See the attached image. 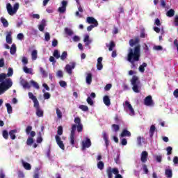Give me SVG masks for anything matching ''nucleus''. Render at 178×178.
Wrapping results in <instances>:
<instances>
[{"label": "nucleus", "mask_w": 178, "mask_h": 178, "mask_svg": "<svg viewBox=\"0 0 178 178\" xmlns=\"http://www.w3.org/2000/svg\"><path fill=\"white\" fill-rule=\"evenodd\" d=\"M141 45L138 44L135 47L129 48L127 54V60L131 65V69L136 68V63L140 60V57L141 56Z\"/></svg>", "instance_id": "1"}, {"label": "nucleus", "mask_w": 178, "mask_h": 178, "mask_svg": "<svg viewBox=\"0 0 178 178\" xmlns=\"http://www.w3.org/2000/svg\"><path fill=\"white\" fill-rule=\"evenodd\" d=\"M75 124H72L71 129V134L70 136V143L72 147H74V135L76 133V129L78 133L83 131V124H81V119L79 117L74 118Z\"/></svg>", "instance_id": "2"}, {"label": "nucleus", "mask_w": 178, "mask_h": 178, "mask_svg": "<svg viewBox=\"0 0 178 178\" xmlns=\"http://www.w3.org/2000/svg\"><path fill=\"white\" fill-rule=\"evenodd\" d=\"M131 84L133 86L132 90L134 92H136L137 94H138V92H141V82H140L138 76L134 75L131 79Z\"/></svg>", "instance_id": "3"}, {"label": "nucleus", "mask_w": 178, "mask_h": 178, "mask_svg": "<svg viewBox=\"0 0 178 178\" xmlns=\"http://www.w3.org/2000/svg\"><path fill=\"white\" fill-rule=\"evenodd\" d=\"M19 3H16L13 6V8L12 7V5L10 3H7L6 8L8 15H10V16H13V15L16 14L17 10H19Z\"/></svg>", "instance_id": "4"}, {"label": "nucleus", "mask_w": 178, "mask_h": 178, "mask_svg": "<svg viewBox=\"0 0 178 178\" xmlns=\"http://www.w3.org/2000/svg\"><path fill=\"white\" fill-rule=\"evenodd\" d=\"M0 84L6 91H8V90H9V88L13 86V82H12L11 79H6V80L1 82Z\"/></svg>", "instance_id": "5"}, {"label": "nucleus", "mask_w": 178, "mask_h": 178, "mask_svg": "<svg viewBox=\"0 0 178 178\" xmlns=\"http://www.w3.org/2000/svg\"><path fill=\"white\" fill-rule=\"evenodd\" d=\"M106 173L108 178H113V175H118V173H119V169H118L117 168H112L111 167H108L106 170Z\"/></svg>", "instance_id": "6"}, {"label": "nucleus", "mask_w": 178, "mask_h": 178, "mask_svg": "<svg viewBox=\"0 0 178 178\" xmlns=\"http://www.w3.org/2000/svg\"><path fill=\"white\" fill-rule=\"evenodd\" d=\"M74 67H76V63H70V64L66 65L65 71L67 73H68V74H72V69H74Z\"/></svg>", "instance_id": "7"}, {"label": "nucleus", "mask_w": 178, "mask_h": 178, "mask_svg": "<svg viewBox=\"0 0 178 178\" xmlns=\"http://www.w3.org/2000/svg\"><path fill=\"white\" fill-rule=\"evenodd\" d=\"M144 104L146 106H154V100H152V96L149 95L145 98Z\"/></svg>", "instance_id": "8"}, {"label": "nucleus", "mask_w": 178, "mask_h": 178, "mask_svg": "<svg viewBox=\"0 0 178 178\" xmlns=\"http://www.w3.org/2000/svg\"><path fill=\"white\" fill-rule=\"evenodd\" d=\"M34 108L36 109V115L38 118H42L44 116V111L40 108V103L33 105Z\"/></svg>", "instance_id": "9"}, {"label": "nucleus", "mask_w": 178, "mask_h": 178, "mask_svg": "<svg viewBox=\"0 0 178 178\" xmlns=\"http://www.w3.org/2000/svg\"><path fill=\"white\" fill-rule=\"evenodd\" d=\"M61 7H59L58 10L59 12V13H65V12H66V8L67 6V1L66 0H63L61 2Z\"/></svg>", "instance_id": "10"}, {"label": "nucleus", "mask_w": 178, "mask_h": 178, "mask_svg": "<svg viewBox=\"0 0 178 178\" xmlns=\"http://www.w3.org/2000/svg\"><path fill=\"white\" fill-rule=\"evenodd\" d=\"M56 141L57 143V145L61 149H65V144H63V141L60 139V136L56 135L55 136Z\"/></svg>", "instance_id": "11"}, {"label": "nucleus", "mask_w": 178, "mask_h": 178, "mask_svg": "<svg viewBox=\"0 0 178 178\" xmlns=\"http://www.w3.org/2000/svg\"><path fill=\"white\" fill-rule=\"evenodd\" d=\"M86 23H88V24H92L93 26H98V21H97L95 18L92 17H88L86 18Z\"/></svg>", "instance_id": "12"}, {"label": "nucleus", "mask_w": 178, "mask_h": 178, "mask_svg": "<svg viewBox=\"0 0 178 178\" xmlns=\"http://www.w3.org/2000/svg\"><path fill=\"white\" fill-rule=\"evenodd\" d=\"M129 45L130 47H137V45H140V38L138 37H136L135 39L129 40Z\"/></svg>", "instance_id": "13"}, {"label": "nucleus", "mask_w": 178, "mask_h": 178, "mask_svg": "<svg viewBox=\"0 0 178 178\" xmlns=\"http://www.w3.org/2000/svg\"><path fill=\"white\" fill-rule=\"evenodd\" d=\"M140 161L143 163H145L148 161V152L147 151L142 152L140 154Z\"/></svg>", "instance_id": "14"}, {"label": "nucleus", "mask_w": 178, "mask_h": 178, "mask_svg": "<svg viewBox=\"0 0 178 178\" xmlns=\"http://www.w3.org/2000/svg\"><path fill=\"white\" fill-rule=\"evenodd\" d=\"M91 145V140L90 138H86V140L82 142V149H86V148H90Z\"/></svg>", "instance_id": "15"}, {"label": "nucleus", "mask_w": 178, "mask_h": 178, "mask_svg": "<svg viewBox=\"0 0 178 178\" xmlns=\"http://www.w3.org/2000/svg\"><path fill=\"white\" fill-rule=\"evenodd\" d=\"M28 95L29 97V99L33 100V105H37V104H40V102H38V99H37V97L34 96V94H33V92H29L28 93Z\"/></svg>", "instance_id": "16"}, {"label": "nucleus", "mask_w": 178, "mask_h": 178, "mask_svg": "<svg viewBox=\"0 0 178 178\" xmlns=\"http://www.w3.org/2000/svg\"><path fill=\"white\" fill-rule=\"evenodd\" d=\"M120 137H131V133L127 129H124L120 134Z\"/></svg>", "instance_id": "17"}, {"label": "nucleus", "mask_w": 178, "mask_h": 178, "mask_svg": "<svg viewBox=\"0 0 178 178\" xmlns=\"http://www.w3.org/2000/svg\"><path fill=\"white\" fill-rule=\"evenodd\" d=\"M102 57H99L97 58V70H102L104 68V65H102Z\"/></svg>", "instance_id": "18"}, {"label": "nucleus", "mask_w": 178, "mask_h": 178, "mask_svg": "<svg viewBox=\"0 0 178 178\" xmlns=\"http://www.w3.org/2000/svg\"><path fill=\"white\" fill-rule=\"evenodd\" d=\"M6 41L7 44H12V32L11 31L7 32L6 36Z\"/></svg>", "instance_id": "19"}, {"label": "nucleus", "mask_w": 178, "mask_h": 178, "mask_svg": "<svg viewBox=\"0 0 178 178\" xmlns=\"http://www.w3.org/2000/svg\"><path fill=\"white\" fill-rule=\"evenodd\" d=\"M16 133H17V129H13L8 132L10 138H11V140H16Z\"/></svg>", "instance_id": "20"}, {"label": "nucleus", "mask_w": 178, "mask_h": 178, "mask_svg": "<svg viewBox=\"0 0 178 178\" xmlns=\"http://www.w3.org/2000/svg\"><path fill=\"white\" fill-rule=\"evenodd\" d=\"M46 26H47V21L45 19H42L41 21V24L38 26L39 31H44Z\"/></svg>", "instance_id": "21"}, {"label": "nucleus", "mask_w": 178, "mask_h": 178, "mask_svg": "<svg viewBox=\"0 0 178 178\" xmlns=\"http://www.w3.org/2000/svg\"><path fill=\"white\" fill-rule=\"evenodd\" d=\"M20 83H21V85L24 87V88L30 89L31 87L30 86V83L27 81H26L24 79L21 80Z\"/></svg>", "instance_id": "22"}, {"label": "nucleus", "mask_w": 178, "mask_h": 178, "mask_svg": "<svg viewBox=\"0 0 178 178\" xmlns=\"http://www.w3.org/2000/svg\"><path fill=\"white\" fill-rule=\"evenodd\" d=\"M104 104L106 106H109L111 105V99L109 98V96L105 95L103 98Z\"/></svg>", "instance_id": "23"}, {"label": "nucleus", "mask_w": 178, "mask_h": 178, "mask_svg": "<svg viewBox=\"0 0 178 178\" xmlns=\"http://www.w3.org/2000/svg\"><path fill=\"white\" fill-rule=\"evenodd\" d=\"M125 105L127 106V107L128 108V109H129L130 112H131V115H134V109L133 108V106H131V104H130V102L126 101L125 102Z\"/></svg>", "instance_id": "24"}, {"label": "nucleus", "mask_w": 178, "mask_h": 178, "mask_svg": "<svg viewBox=\"0 0 178 178\" xmlns=\"http://www.w3.org/2000/svg\"><path fill=\"white\" fill-rule=\"evenodd\" d=\"M106 45L108 47V51H113V48L116 47V44L113 40H111L109 44H106Z\"/></svg>", "instance_id": "25"}, {"label": "nucleus", "mask_w": 178, "mask_h": 178, "mask_svg": "<svg viewBox=\"0 0 178 178\" xmlns=\"http://www.w3.org/2000/svg\"><path fill=\"white\" fill-rule=\"evenodd\" d=\"M165 175L168 178H172L173 177V172L171 169H166L165 170Z\"/></svg>", "instance_id": "26"}, {"label": "nucleus", "mask_w": 178, "mask_h": 178, "mask_svg": "<svg viewBox=\"0 0 178 178\" xmlns=\"http://www.w3.org/2000/svg\"><path fill=\"white\" fill-rule=\"evenodd\" d=\"M86 83L90 85L92 83V74L88 73L86 76Z\"/></svg>", "instance_id": "27"}, {"label": "nucleus", "mask_w": 178, "mask_h": 178, "mask_svg": "<svg viewBox=\"0 0 178 178\" xmlns=\"http://www.w3.org/2000/svg\"><path fill=\"white\" fill-rule=\"evenodd\" d=\"M155 130H156L155 125H152L149 129V136L151 138L154 137V134H155Z\"/></svg>", "instance_id": "28"}, {"label": "nucleus", "mask_w": 178, "mask_h": 178, "mask_svg": "<svg viewBox=\"0 0 178 178\" xmlns=\"http://www.w3.org/2000/svg\"><path fill=\"white\" fill-rule=\"evenodd\" d=\"M145 67H147V63H143V64L139 66V72L144 73V72H145Z\"/></svg>", "instance_id": "29"}, {"label": "nucleus", "mask_w": 178, "mask_h": 178, "mask_svg": "<svg viewBox=\"0 0 178 178\" xmlns=\"http://www.w3.org/2000/svg\"><path fill=\"white\" fill-rule=\"evenodd\" d=\"M38 54V52L37 51V50H33V51L31 52V58H32V60H37Z\"/></svg>", "instance_id": "30"}, {"label": "nucleus", "mask_w": 178, "mask_h": 178, "mask_svg": "<svg viewBox=\"0 0 178 178\" xmlns=\"http://www.w3.org/2000/svg\"><path fill=\"white\" fill-rule=\"evenodd\" d=\"M30 83L35 88L36 90H40V85H38V83L35 82L34 80H31L30 81Z\"/></svg>", "instance_id": "31"}, {"label": "nucleus", "mask_w": 178, "mask_h": 178, "mask_svg": "<svg viewBox=\"0 0 178 178\" xmlns=\"http://www.w3.org/2000/svg\"><path fill=\"white\" fill-rule=\"evenodd\" d=\"M39 70L42 76V77H48V73H47V71L44 70L42 67L39 68Z\"/></svg>", "instance_id": "32"}, {"label": "nucleus", "mask_w": 178, "mask_h": 178, "mask_svg": "<svg viewBox=\"0 0 178 178\" xmlns=\"http://www.w3.org/2000/svg\"><path fill=\"white\" fill-rule=\"evenodd\" d=\"M111 127L113 129V131H115V133H118L119 130H120V126L116 124H113L111 125Z\"/></svg>", "instance_id": "33"}, {"label": "nucleus", "mask_w": 178, "mask_h": 178, "mask_svg": "<svg viewBox=\"0 0 178 178\" xmlns=\"http://www.w3.org/2000/svg\"><path fill=\"white\" fill-rule=\"evenodd\" d=\"M143 143H144V138H142L141 136H138L137 138V144L138 147H141L143 145Z\"/></svg>", "instance_id": "34"}, {"label": "nucleus", "mask_w": 178, "mask_h": 178, "mask_svg": "<svg viewBox=\"0 0 178 178\" xmlns=\"http://www.w3.org/2000/svg\"><path fill=\"white\" fill-rule=\"evenodd\" d=\"M10 54H11V55H15L16 54V44H12L10 49Z\"/></svg>", "instance_id": "35"}, {"label": "nucleus", "mask_w": 178, "mask_h": 178, "mask_svg": "<svg viewBox=\"0 0 178 178\" xmlns=\"http://www.w3.org/2000/svg\"><path fill=\"white\" fill-rule=\"evenodd\" d=\"M166 16L168 17H173L175 16V10L170 9L166 13Z\"/></svg>", "instance_id": "36"}, {"label": "nucleus", "mask_w": 178, "mask_h": 178, "mask_svg": "<svg viewBox=\"0 0 178 178\" xmlns=\"http://www.w3.org/2000/svg\"><path fill=\"white\" fill-rule=\"evenodd\" d=\"M6 106L7 108V112H8V115H10V113H12V112H13L12 106L10 105V104L7 103V104H6Z\"/></svg>", "instance_id": "37"}, {"label": "nucleus", "mask_w": 178, "mask_h": 178, "mask_svg": "<svg viewBox=\"0 0 178 178\" xmlns=\"http://www.w3.org/2000/svg\"><path fill=\"white\" fill-rule=\"evenodd\" d=\"M53 56L56 58V59H59V58H60V54H59V50L58 49L54 50L53 53Z\"/></svg>", "instance_id": "38"}, {"label": "nucleus", "mask_w": 178, "mask_h": 178, "mask_svg": "<svg viewBox=\"0 0 178 178\" xmlns=\"http://www.w3.org/2000/svg\"><path fill=\"white\" fill-rule=\"evenodd\" d=\"M23 166L26 170H31V165H30V163L23 162Z\"/></svg>", "instance_id": "39"}, {"label": "nucleus", "mask_w": 178, "mask_h": 178, "mask_svg": "<svg viewBox=\"0 0 178 178\" xmlns=\"http://www.w3.org/2000/svg\"><path fill=\"white\" fill-rule=\"evenodd\" d=\"M1 22L3 24V27H8V26H9V22H8V20H6L5 18L1 17Z\"/></svg>", "instance_id": "40"}, {"label": "nucleus", "mask_w": 178, "mask_h": 178, "mask_svg": "<svg viewBox=\"0 0 178 178\" xmlns=\"http://www.w3.org/2000/svg\"><path fill=\"white\" fill-rule=\"evenodd\" d=\"M79 109H81V111H83V112H88L89 109H88V106H86V105H80L79 106Z\"/></svg>", "instance_id": "41"}, {"label": "nucleus", "mask_w": 178, "mask_h": 178, "mask_svg": "<svg viewBox=\"0 0 178 178\" xmlns=\"http://www.w3.org/2000/svg\"><path fill=\"white\" fill-rule=\"evenodd\" d=\"M6 77H7L6 74L5 73L0 74V83L5 81V80L6 79Z\"/></svg>", "instance_id": "42"}, {"label": "nucleus", "mask_w": 178, "mask_h": 178, "mask_svg": "<svg viewBox=\"0 0 178 178\" xmlns=\"http://www.w3.org/2000/svg\"><path fill=\"white\" fill-rule=\"evenodd\" d=\"M57 134L58 136H62V134H63V127L62 126H59L58 127Z\"/></svg>", "instance_id": "43"}, {"label": "nucleus", "mask_w": 178, "mask_h": 178, "mask_svg": "<svg viewBox=\"0 0 178 178\" xmlns=\"http://www.w3.org/2000/svg\"><path fill=\"white\" fill-rule=\"evenodd\" d=\"M60 58L61 60H66V58H67V51H63L62 53L61 56H60Z\"/></svg>", "instance_id": "44"}, {"label": "nucleus", "mask_w": 178, "mask_h": 178, "mask_svg": "<svg viewBox=\"0 0 178 178\" xmlns=\"http://www.w3.org/2000/svg\"><path fill=\"white\" fill-rule=\"evenodd\" d=\"M56 113L57 115V118L58 119H62V111H60V110L59 108H56Z\"/></svg>", "instance_id": "45"}, {"label": "nucleus", "mask_w": 178, "mask_h": 178, "mask_svg": "<svg viewBox=\"0 0 178 178\" xmlns=\"http://www.w3.org/2000/svg\"><path fill=\"white\" fill-rule=\"evenodd\" d=\"M7 77H12L13 76V68H8V73L6 74Z\"/></svg>", "instance_id": "46"}, {"label": "nucleus", "mask_w": 178, "mask_h": 178, "mask_svg": "<svg viewBox=\"0 0 178 178\" xmlns=\"http://www.w3.org/2000/svg\"><path fill=\"white\" fill-rule=\"evenodd\" d=\"M65 34L67 35H73V31L69 28H65Z\"/></svg>", "instance_id": "47"}, {"label": "nucleus", "mask_w": 178, "mask_h": 178, "mask_svg": "<svg viewBox=\"0 0 178 178\" xmlns=\"http://www.w3.org/2000/svg\"><path fill=\"white\" fill-rule=\"evenodd\" d=\"M104 166H105V165L104 164V162L102 161H99L97 163V168L98 169H99L100 170H102L104 169Z\"/></svg>", "instance_id": "48"}, {"label": "nucleus", "mask_w": 178, "mask_h": 178, "mask_svg": "<svg viewBox=\"0 0 178 178\" xmlns=\"http://www.w3.org/2000/svg\"><path fill=\"white\" fill-rule=\"evenodd\" d=\"M2 134L5 140H8V138H9V133L6 130H3Z\"/></svg>", "instance_id": "49"}, {"label": "nucleus", "mask_w": 178, "mask_h": 178, "mask_svg": "<svg viewBox=\"0 0 178 178\" xmlns=\"http://www.w3.org/2000/svg\"><path fill=\"white\" fill-rule=\"evenodd\" d=\"M34 143V139L31 137H29L26 140V144L28 145H31Z\"/></svg>", "instance_id": "50"}, {"label": "nucleus", "mask_w": 178, "mask_h": 178, "mask_svg": "<svg viewBox=\"0 0 178 178\" xmlns=\"http://www.w3.org/2000/svg\"><path fill=\"white\" fill-rule=\"evenodd\" d=\"M44 40L45 41H49V40H51V35L49 34V32H46L44 33Z\"/></svg>", "instance_id": "51"}, {"label": "nucleus", "mask_w": 178, "mask_h": 178, "mask_svg": "<svg viewBox=\"0 0 178 178\" xmlns=\"http://www.w3.org/2000/svg\"><path fill=\"white\" fill-rule=\"evenodd\" d=\"M86 102H88V105H90L91 106L94 105V101H92V99H91L90 97L87 98Z\"/></svg>", "instance_id": "52"}, {"label": "nucleus", "mask_w": 178, "mask_h": 178, "mask_svg": "<svg viewBox=\"0 0 178 178\" xmlns=\"http://www.w3.org/2000/svg\"><path fill=\"white\" fill-rule=\"evenodd\" d=\"M143 170L145 173V175H148L149 173L148 167H147L146 164L143 165Z\"/></svg>", "instance_id": "53"}, {"label": "nucleus", "mask_w": 178, "mask_h": 178, "mask_svg": "<svg viewBox=\"0 0 178 178\" xmlns=\"http://www.w3.org/2000/svg\"><path fill=\"white\" fill-rule=\"evenodd\" d=\"M173 148H172V147L169 146L166 148V151H167V155H172V151Z\"/></svg>", "instance_id": "54"}, {"label": "nucleus", "mask_w": 178, "mask_h": 178, "mask_svg": "<svg viewBox=\"0 0 178 178\" xmlns=\"http://www.w3.org/2000/svg\"><path fill=\"white\" fill-rule=\"evenodd\" d=\"M43 97L44 99H49V98H51V94H49V92H44Z\"/></svg>", "instance_id": "55"}, {"label": "nucleus", "mask_w": 178, "mask_h": 178, "mask_svg": "<svg viewBox=\"0 0 178 178\" xmlns=\"http://www.w3.org/2000/svg\"><path fill=\"white\" fill-rule=\"evenodd\" d=\"M24 72L25 73H28L29 74H31V70H30V68H28L26 66L24 67Z\"/></svg>", "instance_id": "56"}, {"label": "nucleus", "mask_w": 178, "mask_h": 178, "mask_svg": "<svg viewBox=\"0 0 178 178\" xmlns=\"http://www.w3.org/2000/svg\"><path fill=\"white\" fill-rule=\"evenodd\" d=\"M111 88H112V84H111V83L106 84V86L104 87L105 91H109V90H111Z\"/></svg>", "instance_id": "57"}, {"label": "nucleus", "mask_w": 178, "mask_h": 178, "mask_svg": "<svg viewBox=\"0 0 178 178\" xmlns=\"http://www.w3.org/2000/svg\"><path fill=\"white\" fill-rule=\"evenodd\" d=\"M33 130V127L31 126H28L26 129V134H30V132Z\"/></svg>", "instance_id": "58"}, {"label": "nucleus", "mask_w": 178, "mask_h": 178, "mask_svg": "<svg viewBox=\"0 0 178 178\" xmlns=\"http://www.w3.org/2000/svg\"><path fill=\"white\" fill-rule=\"evenodd\" d=\"M52 47H58V40L54 39L51 43Z\"/></svg>", "instance_id": "59"}, {"label": "nucleus", "mask_w": 178, "mask_h": 178, "mask_svg": "<svg viewBox=\"0 0 178 178\" xmlns=\"http://www.w3.org/2000/svg\"><path fill=\"white\" fill-rule=\"evenodd\" d=\"M121 144H122V145H127V139L122 138L121 140Z\"/></svg>", "instance_id": "60"}, {"label": "nucleus", "mask_w": 178, "mask_h": 178, "mask_svg": "<svg viewBox=\"0 0 178 178\" xmlns=\"http://www.w3.org/2000/svg\"><path fill=\"white\" fill-rule=\"evenodd\" d=\"M59 84H60V87H66V86H67V84L66 83V82L65 81H60L59 82Z\"/></svg>", "instance_id": "61"}, {"label": "nucleus", "mask_w": 178, "mask_h": 178, "mask_svg": "<svg viewBox=\"0 0 178 178\" xmlns=\"http://www.w3.org/2000/svg\"><path fill=\"white\" fill-rule=\"evenodd\" d=\"M94 27H98V26L90 25V26L87 27V31H91L94 29Z\"/></svg>", "instance_id": "62"}, {"label": "nucleus", "mask_w": 178, "mask_h": 178, "mask_svg": "<svg viewBox=\"0 0 178 178\" xmlns=\"http://www.w3.org/2000/svg\"><path fill=\"white\" fill-rule=\"evenodd\" d=\"M58 77H63V72L62 70H58L56 73Z\"/></svg>", "instance_id": "63"}, {"label": "nucleus", "mask_w": 178, "mask_h": 178, "mask_svg": "<svg viewBox=\"0 0 178 178\" xmlns=\"http://www.w3.org/2000/svg\"><path fill=\"white\" fill-rule=\"evenodd\" d=\"M174 22H175V26L176 27H177V26H178V15H175Z\"/></svg>", "instance_id": "64"}]
</instances>
